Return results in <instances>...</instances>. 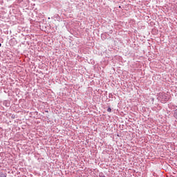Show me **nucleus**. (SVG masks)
Returning <instances> with one entry per match:
<instances>
[{
    "label": "nucleus",
    "mask_w": 177,
    "mask_h": 177,
    "mask_svg": "<svg viewBox=\"0 0 177 177\" xmlns=\"http://www.w3.org/2000/svg\"><path fill=\"white\" fill-rule=\"evenodd\" d=\"M107 111H108V113H111V107H109V108L107 109Z\"/></svg>",
    "instance_id": "f257e3e1"
},
{
    "label": "nucleus",
    "mask_w": 177,
    "mask_h": 177,
    "mask_svg": "<svg viewBox=\"0 0 177 177\" xmlns=\"http://www.w3.org/2000/svg\"><path fill=\"white\" fill-rule=\"evenodd\" d=\"M1 46H2V44H0V48H1Z\"/></svg>",
    "instance_id": "f03ea898"
}]
</instances>
